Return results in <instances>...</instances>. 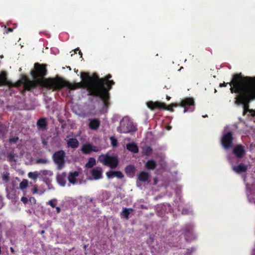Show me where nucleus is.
I'll use <instances>...</instances> for the list:
<instances>
[{
  "label": "nucleus",
  "mask_w": 255,
  "mask_h": 255,
  "mask_svg": "<svg viewBox=\"0 0 255 255\" xmlns=\"http://www.w3.org/2000/svg\"><path fill=\"white\" fill-rule=\"evenodd\" d=\"M82 81L73 84L72 90L79 88L86 89L88 95L95 97H99L103 101L104 107L107 108L110 105V93L112 86L115 83L110 80L112 75H107L103 78H100L96 73L91 76L89 73H81Z\"/></svg>",
  "instance_id": "obj_1"
},
{
  "label": "nucleus",
  "mask_w": 255,
  "mask_h": 255,
  "mask_svg": "<svg viewBox=\"0 0 255 255\" xmlns=\"http://www.w3.org/2000/svg\"><path fill=\"white\" fill-rule=\"evenodd\" d=\"M240 77L236 75L230 85L234 87L231 89L232 93L238 94L235 98V104L242 106L243 108V115L248 112L254 114L255 111L250 109V104L255 100V77H247L240 82Z\"/></svg>",
  "instance_id": "obj_2"
},
{
  "label": "nucleus",
  "mask_w": 255,
  "mask_h": 255,
  "mask_svg": "<svg viewBox=\"0 0 255 255\" xmlns=\"http://www.w3.org/2000/svg\"><path fill=\"white\" fill-rule=\"evenodd\" d=\"M47 74L46 65L35 63L33 68V89L37 86L52 90L53 91H59L64 87H67L72 90L73 84L57 76L54 78H46Z\"/></svg>",
  "instance_id": "obj_3"
},
{
  "label": "nucleus",
  "mask_w": 255,
  "mask_h": 255,
  "mask_svg": "<svg viewBox=\"0 0 255 255\" xmlns=\"http://www.w3.org/2000/svg\"><path fill=\"white\" fill-rule=\"evenodd\" d=\"M66 153L63 150H59L55 152L52 156L54 163L57 166L58 169H62L65 166Z\"/></svg>",
  "instance_id": "obj_4"
},
{
  "label": "nucleus",
  "mask_w": 255,
  "mask_h": 255,
  "mask_svg": "<svg viewBox=\"0 0 255 255\" xmlns=\"http://www.w3.org/2000/svg\"><path fill=\"white\" fill-rule=\"evenodd\" d=\"M175 107H181L184 108L183 112H192L195 106L194 100L192 98H185L182 99L179 103H174L172 105Z\"/></svg>",
  "instance_id": "obj_5"
},
{
  "label": "nucleus",
  "mask_w": 255,
  "mask_h": 255,
  "mask_svg": "<svg viewBox=\"0 0 255 255\" xmlns=\"http://www.w3.org/2000/svg\"><path fill=\"white\" fill-rule=\"evenodd\" d=\"M136 127L133 125L127 118H124L120 122V126L118 128V131L120 133H128L131 131H135Z\"/></svg>",
  "instance_id": "obj_6"
},
{
  "label": "nucleus",
  "mask_w": 255,
  "mask_h": 255,
  "mask_svg": "<svg viewBox=\"0 0 255 255\" xmlns=\"http://www.w3.org/2000/svg\"><path fill=\"white\" fill-rule=\"evenodd\" d=\"M99 160L103 164L109 166L112 169L117 167L119 164V160L117 157L110 156L108 154L100 156Z\"/></svg>",
  "instance_id": "obj_7"
},
{
  "label": "nucleus",
  "mask_w": 255,
  "mask_h": 255,
  "mask_svg": "<svg viewBox=\"0 0 255 255\" xmlns=\"http://www.w3.org/2000/svg\"><path fill=\"white\" fill-rule=\"evenodd\" d=\"M234 140L233 133L232 131H228L223 133L221 143L223 147L228 149L232 146Z\"/></svg>",
  "instance_id": "obj_8"
},
{
  "label": "nucleus",
  "mask_w": 255,
  "mask_h": 255,
  "mask_svg": "<svg viewBox=\"0 0 255 255\" xmlns=\"http://www.w3.org/2000/svg\"><path fill=\"white\" fill-rule=\"evenodd\" d=\"M23 86V89L25 91H30L32 89V81H30L27 77H23L19 81L16 82L14 86L19 87Z\"/></svg>",
  "instance_id": "obj_9"
},
{
  "label": "nucleus",
  "mask_w": 255,
  "mask_h": 255,
  "mask_svg": "<svg viewBox=\"0 0 255 255\" xmlns=\"http://www.w3.org/2000/svg\"><path fill=\"white\" fill-rule=\"evenodd\" d=\"M146 105L147 108L151 111L163 110L165 107V103L159 101H149L146 103Z\"/></svg>",
  "instance_id": "obj_10"
},
{
  "label": "nucleus",
  "mask_w": 255,
  "mask_h": 255,
  "mask_svg": "<svg viewBox=\"0 0 255 255\" xmlns=\"http://www.w3.org/2000/svg\"><path fill=\"white\" fill-rule=\"evenodd\" d=\"M48 123L47 119L44 117L39 118L36 123L37 129L40 131H46L48 128Z\"/></svg>",
  "instance_id": "obj_11"
},
{
  "label": "nucleus",
  "mask_w": 255,
  "mask_h": 255,
  "mask_svg": "<svg viewBox=\"0 0 255 255\" xmlns=\"http://www.w3.org/2000/svg\"><path fill=\"white\" fill-rule=\"evenodd\" d=\"M233 153L238 158H242L246 154L245 147L242 144H237L233 150Z\"/></svg>",
  "instance_id": "obj_12"
},
{
  "label": "nucleus",
  "mask_w": 255,
  "mask_h": 255,
  "mask_svg": "<svg viewBox=\"0 0 255 255\" xmlns=\"http://www.w3.org/2000/svg\"><path fill=\"white\" fill-rule=\"evenodd\" d=\"M82 152L85 154L90 153L91 151H98L95 146H92L90 143L84 144L81 148Z\"/></svg>",
  "instance_id": "obj_13"
},
{
  "label": "nucleus",
  "mask_w": 255,
  "mask_h": 255,
  "mask_svg": "<svg viewBox=\"0 0 255 255\" xmlns=\"http://www.w3.org/2000/svg\"><path fill=\"white\" fill-rule=\"evenodd\" d=\"M236 75H238V76L240 77V81H242L241 82H243V81L244 80V79L246 78L249 77V76H246V77L243 76L241 73L235 74H234L233 75L232 80H231V81L230 82L225 83V82H224L223 83H220V85H219L220 87H221V88L226 87L227 86V85L229 84L231 86V88H230V89L231 90V88L232 87H233L234 86L232 85H230V83L233 81L234 79L235 78V77L236 76Z\"/></svg>",
  "instance_id": "obj_14"
},
{
  "label": "nucleus",
  "mask_w": 255,
  "mask_h": 255,
  "mask_svg": "<svg viewBox=\"0 0 255 255\" xmlns=\"http://www.w3.org/2000/svg\"><path fill=\"white\" fill-rule=\"evenodd\" d=\"M92 177L95 180L100 179L102 177V170L101 167H97L91 171Z\"/></svg>",
  "instance_id": "obj_15"
},
{
  "label": "nucleus",
  "mask_w": 255,
  "mask_h": 255,
  "mask_svg": "<svg viewBox=\"0 0 255 255\" xmlns=\"http://www.w3.org/2000/svg\"><path fill=\"white\" fill-rule=\"evenodd\" d=\"M79 175V173L77 171L69 172L67 177L69 183L70 184H75L77 181V178Z\"/></svg>",
  "instance_id": "obj_16"
},
{
  "label": "nucleus",
  "mask_w": 255,
  "mask_h": 255,
  "mask_svg": "<svg viewBox=\"0 0 255 255\" xmlns=\"http://www.w3.org/2000/svg\"><path fill=\"white\" fill-rule=\"evenodd\" d=\"M106 174L108 178H109V179L112 178L114 176H116L120 179H122L124 177V175L120 171H114L110 170V171L107 172Z\"/></svg>",
  "instance_id": "obj_17"
},
{
  "label": "nucleus",
  "mask_w": 255,
  "mask_h": 255,
  "mask_svg": "<svg viewBox=\"0 0 255 255\" xmlns=\"http://www.w3.org/2000/svg\"><path fill=\"white\" fill-rule=\"evenodd\" d=\"M79 145V142L76 138H71L67 140V146L72 148H76Z\"/></svg>",
  "instance_id": "obj_18"
},
{
  "label": "nucleus",
  "mask_w": 255,
  "mask_h": 255,
  "mask_svg": "<svg viewBox=\"0 0 255 255\" xmlns=\"http://www.w3.org/2000/svg\"><path fill=\"white\" fill-rule=\"evenodd\" d=\"M9 85V82L7 79V73L5 71H2L0 74V86Z\"/></svg>",
  "instance_id": "obj_19"
},
{
  "label": "nucleus",
  "mask_w": 255,
  "mask_h": 255,
  "mask_svg": "<svg viewBox=\"0 0 255 255\" xmlns=\"http://www.w3.org/2000/svg\"><path fill=\"white\" fill-rule=\"evenodd\" d=\"M100 126V121L98 119H92L89 124V127L92 130L97 129Z\"/></svg>",
  "instance_id": "obj_20"
},
{
  "label": "nucleus",
  "mask_w": 255,
  "mask_h": 255,
  "mask_svg": "<svg viewBox=\"0 0 255 255\" xmlns=\"http://www.w3.org/2000/svg\"><path fill=\"white\" fill-rule=\"evenodd\" d=\"M193 227L192 225H186L182 229L183 233L184 234L185 239L188 240L187 237L192 234V230Z\"/></svg>",
  "instance_id": "obj_21"
},
{
  "label": "nucleus",
  "mask_w": 255,
  "mask_h": 255,
  "mask_svg": "<svg viewBox=\"0 0 255 255\" xmlns=\"http://www.w3.org/2000/svg\"><path fill=\"white\" fill-rule=\"evenodd\" d=\"M66 175L65 172L62 173L61 174H59L56 177V180L58 183L61 185V186H65L66 183Z\"/></svg>",
  "instance_id": "obj_22"
},
{
  "label": "nucleus",
  "mask_w": 255,
  "mask_h": 255,
  "mask_svg": "<svg viewBox=\"0 0 255 255\" xmlns=\"http://www.w3.org/2000/svg\"><path fill=\"white\" fill-rule=\"evenodd\" d=\"M233 170L238 173L246 172L247 170V166L241 163L237 166L233 167Z\"/></svg>",
  "instance_id": "obj_23"
},
{
  "label": "nucleus",
  "mask_w": 255,
  "mask_h": 255,
  "mask_svg": "<svg viewBox=\"0 0 255 255\" xmlns=\"http://www.w3.org/2000/svg\"><path fill=\"white\" fill-rule=\"evenodd\" d=\"M127 149L134 153L138 152L139 149L137 145L134 142L128 143L126 145Z\"/></svg>",
  "instance_id": "obj_24"
},
{
  "label": "nucleus",
  "mask_w": 255,
  "mask_h": 255,
  "mask_svg": "<svg viewBox=\"0 0 255 255\" xmlns=\"http://www.w3.org/2000/svg\"><path fill=\"white\" fill-rule=\"evenodd\" d=\"M149 177L148 173L145 171H141L138 175V179L141 182L147 181Z\"/></svg>",
  "instance_id": "obj_25"
},
{
  "label": "nucleus",
  "mask_w": 255,
  "mask_h": 255,
  "mask_svg": "<svg viewBox=\"0 0 255 255\" xmlns=\"http://www.w3.org/2000/svg\"><path fill=\"white\" fill-rule=\"evenodd\" d=\"M148 170H154L156 167V163L153 159L148 160L145 165Z\"/></svg>",
  "instance_id": "obj_26"
},
{
  "label": "nucleus",
  "mask_w": 255,
  "mask_h": 255,
  "mask_svg": "<svg viewBox=\"0 0 255 255\" xmlns=\"http://www.w3.org/2000/svg\"><path fill=\"white\" fill-rule=\"evenodd\" d=\"M152 152V148L149 146H144L142 148V154L144 155L149 156Z\"/></svg>",
  "instance_id": "obj_27"
},
{
  "label": "nucleus",
  "mask_w": 255,
  "mask_h": 255,
  "mask_svg": "<svg viewBox=\"0 0 255 255\" xmlns=\"http://www.w3.org/2000/svg\"><path fill=\"white\" fill-rule=\"evenodd\" d=\"M133 211L132 208H123V211L121 213L122 216H123L126 219H128L129 218V215L130 214L131 212Z\"/></svg>",
  "instance_id": "obj_28"
},
{
  "label": "nucleus",
  "mask_w": 255,
  "mask_h": 255,
  "mask_svg": "<svg viewBox=\"0 0 255 255\" xmlns=\"http://www.w3.org/2000/svg\"><path fill=\"white\" fill-rule=\"evenodd\" d=\"M96 164V160L93 157H90L88 162L86 164V167L88 168H92Z\"/></svg>",
  "instance_id": "obj_29"
},
{
  "label": "nucleus",
  "mask_w": 255,
  "mask_h": 255,
  "mask_svg": "<svg viewBox=\"0 0 255 255\" xmlns=\"http://www.w3.org/2000/svg\"><path fill=\"white\" fill-rule=\"evenodd\" d=\"M135 171V168L133 165H129L125 168L126 173L131 174H133Z\"/></svg>",
  "instance_id": "obj_30"
},
{
  "label": "nucleus",
  "mask_w": 255,
  "mask_h": 255,
  "mask_svg": "<svg viewBox=\"0 0 255 255\" xmlns=\"http://www.w3.org/2000/svg\"><path fill=\"white\" fill-rule=\"evenodd\" d=\"M44 188H38L36 185L33 186V194L38 193L40 195L42 194L45 192Z\"/></svg>",
  "instance_id": "obj_31"
},
{
  "label": "nucleus",
  "mask_w": 255,
  "mask_h": 255,
  "mask_svg": "<svg viewBox=\"0 0 255 255\" xmlns=\"http://www.w3.org/2000/svg\"><path fill=\"white\" fill-rule=\"evenodd\" d=\"M43 180L46 183V184L47 185L48 189L49 190H52V189H54V187L53 186V185H52V184L51 183V181L50 179H49L48 178L45 177V178H43Z\"/></svg>",
  "instance_id": "obj_32"
},
{
  "label": "nucleus",
  "mask_w": 255,
  "mask_h": 255,
  "mask_svg": "<svg viewBox=\"0 0 255 255\" xmlns=\"http://www.w3.org/2000/svg\"><path fill=\"white\" fill-rule=\"evenodd\" d=\"M28 185V181L26 179H23L19 184V188L21 190L25 189Z\"/></svg>",
  "instance_id": "obj_33"
},
{
  "label": "nucleus",
  "mask_w": 255,
  "mask_h": 255,
  "mask_svg": "<svg viewBox=\"0 0 255 255\" xmlns=\"http://www.w3.org/2000/svg\"><path fill=\"white\" fill-rule=\"evenodd\" d=\"M2 179L5 182H7L9 180V173L7 172H3L2 175Z\"/></svg>",
  "instance_id": "obj_34"
},
{
  "label": "nucleus",
  "mask_w": 255,
  "mask_h": 255,
  "mask_svg": "<svg viewBox=\"0 0 255 255\" xmlns=\"http://www.w3.org/2000/svg\"><path fill=\"white\" fill-rule=\"evenodd\" d=\"M7 131L6 127L4 125H0V133L3 136L5 134Z\"/></svg>",
  "instance_id": "obj_35"
},
{
  "label": "nucleus",
  "mask_w": 255,
  "mask_h": 255,
  "mask_svg": "<svg viewBox=\"0 0 255 255\" xmlns=\"http://www.w3.org/2000/svg\"><path fill=\"white\" fill-rule=\"evenodd\" d=\"M7 160L10 162H12L13 161H15L14 158V153L12 152H10L7 155Z\"/></svg>",
  "instance_id": "obj_36"
},
{
  "label": "nucleus",
  "mask_w": 255,
  "mask_h": 255,
  "mask_svg": "<svg viewBox=\"0 0 255 255\" xmlns=\"http://www.w3.org/2000/svg\"><path fill=\"white\" fill-rule=\"evenodd\" d=\"M173 104L174 103L171 104L169 106H167L165 104V107H164V108H163V110H167V111H169L170 112H174V110L173 109V108H174V107L172 106Z\"/></svg>",
  "instance_id": "obj_37"
},
{
  "label": "nucleus",
  "mask_w": 255,
  "mask_h": 255,
  "mask_svg": "<svg viewBox=\"0 0 255 255\" xmlns=\"http://www.w3.org/2000/svg\"><path fill=\"white\" fill-rule=\"evenodd\" d=\"M47 204L49 205L52 208H54L56 207L57 200L56 199L50 200L48 202Z\"/></svg>",
  "instance_id": "obj_38"
},
{
  "label": "nucleus",
  "mask_w": 255,
  "mask_h": 255,
  "mask_svg": "<svg viewBox=\"0 0 255 255\" xmlns=\"http://www.w3.org/2000/svg\"><path fill=\"white\" fill-rule=\"evenodd\" d=\"M110 140L111 141V144L113 146L116 147L117 146L118 141L116 138H115L114 137H111Z\"/></svg>",
  "instance_id": "obj_39"
},
{
  "label": "nucleus",
  "mask_w": 255,
  "mask_h": 255,
  "mask_svg": "<svg viewBox=\"0 0 255 255\" xmlns=\"http://www.w3.org/2000/svg\"><path fill=\"white\" fill-rule=\"evenodd\" d=\"M48 162V161L47 159H43V158H39V159H37L36 161V163L37 164H46Z\"/></svg>",
  "instance_id": "obj_40"
},
{
  "label": "nucleus",
  "mask_w": 255,
  "mask_h": 255,
  "mask_svg": "<svg viewBox=\"0 0 255 255\" xmlns=\"http://www.w3.org/2000/svg\"><path fill=\"white\" fill-rule=\"evenodd\" d=\"M18 140V137L17 136H14L11 138H10L8 140L10 143H16Z\"/></svg>",
  "instance_id": "obj_41"
},
{
  "label": "nucleus",
  "mask_w": 255,
  "mask_h": 255,
  "mask_svg": "<svg viewBox=\"0 0 255 255\" xmlns=\"http://www.w3.org/2000/svg\"><path fill=\"white\" fill-rule=\"evenodd\" d=\"M39 174L40 173L37 171L33 172V179H36L39 176Z\"/></svg>",
  "instance_id": "obj_42"
},
{
  "label": "nucleus",
  "mask_w": 255,
  "mask_h": 255,
  "mask_svg": "<svg viewBox=\"0 0 255 255\" xmlns=\"http://www.w3.org/2000/svg\"><path fill=\"white\" fill-rule=\"evenodd\" d=\"M21 201L24 204H26L27 203L28 200L27 197H22L21 198Z\"/></svg>",
  "instance_id": "obj_43"
},
{
  "label": "nucleus",
  "mask_w": 255,
  "mask_h": 255,
  "mask_svg": "<svg viewBox=\"0 0 255 255\" xmlns=\"http://www.w3.org/2000/svg\"><path fill=\"white\" fill-rule=\"evenodd\" d=\"M77 51H79V55H81V56L82 57V53L81 51L79 50V48H76V49H75L74 50V53H76Z\"/></svg>",
  "instance_id": "obj_44"
},
{
  "label": "nucleus",
  "mask_w": 255,
  "mask_h": 255,
  "mask_svg": "<svg viewBox=\"0 0 255 255\" xmlns=\"http://www.w3.org/2000/svg\"><path fill=\"white\" fill-rule=\"evenodd\" d=\"M42 143L44 145H47L48 144V142L45 139H43L42 140Z\"/></svg>",
  "instance_id": "obj_45"
},
{
  "label": "nucleus",
  "mask_w": 255,
  "mask_h": 255,
  "mask_svg": "<svg viewBox=\"0 0 255 255\" xmlns=\"http://www.w3.org/2000/svg\"><path fill=\"white\" fill-rule=\"evenodd\" d=\"M56 211H57V213H59L60 212V211H61V209L59 207H56Z\"/></svg>",
  "instance_id": "obj_46"
},
{
  "label": "nucleus",
  "mask_w": 255,
  "mask_h": 255,
  "mask_svg": "<svg viewBox=\"0 0 255 255\" xmlns=\"http://www.w3.org/2000/svg\"><path fill=\"white\" fill-rule=\"evenodd\" d=\"M28 176L29 177V178H32V172H30L28 173Z\"/></svg>",
  "instance_id": "obj_47"
},
{
  "label": "nucleus",
  "mask_w": 255,
  "mask_h": 255,
  "mask_svg": "<svg viewBox=\"0 0 255 255\" xmlns=\"http://www.w3.org/2000/svg\"><path fill=\"white\" fill-rule=\"evenodd\" d=\"M166 99H167V100H170L171 97H169V96L167 95V96H166Z\"/></svg>",
  "instance_id": "obj_48"
},
{
  "label": "nucleus",
  "mask_w": 255,
  "mask_h": 255,
  "mask_svg": "<svg viewBox=\"0 0 255 255\" xmlns=\"http://www.w3.org/2000/svg\"><path fill=\"white\" fill-rule=\"evenodd\" d=\"M8 31L9 32H12V29L11 28H8Z\"/></svg>",
  "instance_id": "obj_49"
},
{
  "label": "nucleus",
  "mask_w": 255,
  "mask_h": 255,
  "mask_svg": "<svg viewBox=\"0 0 255 255\" xmlns=\"http://www.w3.org/2000/svg\"><path fill=\"white\" fill-rule=\"evenodd\" d=\"M47 171H43V174L46 175V174Z\"/></svg>",
  "instance_id": "obj_50"
},
{
  "label": "nucleus",
  "mask_w": 255,
  "mask_h": 255,
  "mask_svg": "<svg viewBox=\"0 0 255 255\" xmlns=\"http://www.w3.org/2000/svg\"><path fill=\"white\" fill-rule=\"evenodd\" d=\"M32 200H33V203H35V202H36L35 199L34 198H32Z\"/></svg>",
  "instance_id": "obj_51"
},
{
  "label": "nucleus",
  "mask_w": 255,
  "mask_h": 255,
  "mask_svg": "<svg viewBox=\"0 0 255 255\" xmlns=\"http://www.w3.org/2000/svg\"><path fill=\"white\" fill-rule=\"evenodd\" d=\"M86 248H87V246L85 245L84 246V249H86Z\"/></svg>",
  "instance_id": "obj_52"
},
{
  "label": "nucleus",
  "mask_w": 255,
  "mask_h": 255,
  "mask_svg": "<svg viewBox=\"0 0 255 255\" xmlns=\"http://www.w3.org/2000/svg\"><path fill=\"white\" fill-rule=\"evenodd\" d=\"M252 115L253 116H255V112H254V114H252Z\"/></svg>",
  "instance_id": "obj_53"
},
{
  "label": "nucleus",
  "mask_w": 255,
  "mask_h": 255,
  "mask_svg": "<svg viewBox=\"0 0 255 255\" xmlns=\"http://www.w3.org/2000/svg\"><path fill=\"white\" fill-rule=\"evenodd\" d=\"M30 74L31 75H32V70H30Z\"/></svg>",
  "instance_id": "obj_54"
},
{
  "label": "nucleus",
  "mask_w": 255,
  "mask_h": 255,
  "mask_svg": "<svg viewBox=\"0 0 255 255\" xmlns=\"http://www.w3.org/2000/svg\"><path fill=\"white\" fill-rule=\"evenodd\" d=\"M27 211H28L29 213H30V210H28Z\"/></svg>",
  "instance_id": "obj_55"
}]
</instances>
